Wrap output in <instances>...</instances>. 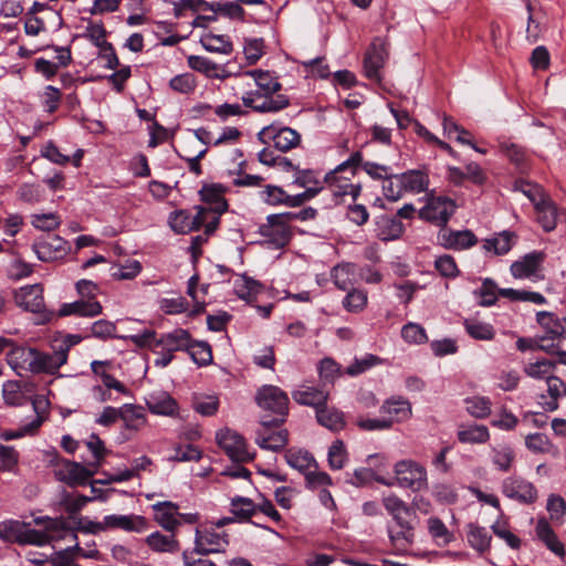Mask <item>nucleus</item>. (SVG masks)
<instances>
[{
  "instance_id": "1",
  "label": "nucleus",
  "mask_w": 566,
  "mask_h": 566,
  "mask_svg": "<svg viewBox=\"0 0 566 566\" xmlns=\"http://www.w3.org/2000/svg\"><path fill=\"white\" fill-rule=\"evenodd\" d=\"M66 530V523L63 520L46 518L45 531L29 528L28 524L17 520H6L0 522V539L4 543L19 545L43 546L48 544L53 535L50 532Z\"/></svg>"
},
{
  "instance_id": "2",
  "label": "nucleus",
  "mask_w": 566,
  "mask_h": 566,
  "mask_svg": "<svg viewBox=\"0 0 566 566\" xmlns=\"http://www.w3.org/2000/svg\"><path fill=\"white\" fill-rule=\"evenodd\" d=\"M50 462L51 464H62V468L59 469L55 474L60 481L66 483L71 488L85 485L96 472L95 469L90 470L80 462L61 459L55 449L52 451V459Z\"/></svg>"
},
{
  "instance_id": "3",
  "label": "nucleus",
  "mask_w": 566,
  "mask_h": 566,
  "mask_svg": "<svg viewBox=\"0 0 566 566\" xmlns=\"http://www.w3.org/2000/svg\"><path fill=\"white\" fill-rule=\"evenodd\" d=\"M395 479L391 480L395 484L401 488L410 489L412 491H420L428 486L427 471L417 462L402 460L395 465Z\"/></svg>"
},
{
  "instance_id": "4",
  "label": "nucleus",
  "mask_w": 566,
  "mask_h": 566,
  "mask_svg": "<svg viewBox=\"0 0 566 566\" xmlns=\"http://www.w3.org/2000/svg\"><path fill=\"white\" fill-rule=\"evenodd\" d=\"M455 210L457 205L454 200L446 196L430 195L427 205L420 211V217L444 229Z\"/></svg>"
},
{
  "instance_id": "5",
  "label": "nucleus",
  "mask_w": 566,
  "mask_h": 566,
  "mask_svg": "<svg viewBox=\"0 0 566 566\" xmlns=\"http://www.w3.org/2000/svg\"><path fill=\"white\" fill-rule=\"evenodd\" d=\"M216 438L219 447L233 462L244 463L254 459L255 453L248 451L245 439L235 431L223 429Z\"/></svg>"
},
{
  "instance_id": "6",
  "label": "nucleus",
  "mask_w": 566,
  "mask_h": 566,
  "mask_svg": "<svg viewBox=\"0 0 566 566\" xmlns=\"http://www.w3.org/2000/svg\"><path fill=\"white\" fill-rule=\"evenodd\" d=\"M259 233L274 249L285 248L292 239L291 227L277 213L266 217V222L259 227Z\"/></svg>"
},
{
  "instance_id": "7",
  "label": "nucleus",
  "mask_w": 566,
  "mask_h": 566,
  "mask_svg": "<svg viewBox=\"0 0 566 566\" xmlns=\"http://www.w3.org/2000/svg\"><path fill=\"white\" fill-rule=\"evenodd\" d=\"M258 138L263 144L272 140L273 147L282 153L291 150L301 142V135L295 129L290 127L276 128L274 125L262 128Z\"/></svg>"
},
{
  "instance_id": "8",
  "label": "nucleus",
  "mask_w": 566,
  "mask_h": 566,
  "mask_svg": "<svg viewBox=\"0 0 566 566\" xmlns=\"http://www.w3.org/2000/svg\"><path fill=\"white\" fill-rule=\"evenodd\" d=\"M229 188L222 184H203L199 190L200 200L206 205L202 206L205 209V218L210 213L223 214L229 209V203L224 198Z\"/></svg>"
},
{
  "instance_id": "9",
  "label": "nucleus",
  "mask_w": 566,
  "mask_h": 566,
  "mask_svg": "<svg viewBox=\"0 0 566 566\" xmlns=\"http://www.w3.org/2000/svg\"><path fill=\"white\" fill-rule=\"evenodd\" d=\"M256 403L274 412L276 416L286 417L289 413V397L280 387L273 385L262 386L255 396Z\"/></svg>"
},
{
  "instance_id": "10",
  "label": "nucleus",
  "mask_w": 566,
  "mask_h": 566,
  "mask_svg": "<svg viewBox=\"0 0 566 566\" xmlns=\"http://www.w3.org/2000/svg\"><path fill=\"white\" fill-rule=\"evenodd\" d=\"M388 59L387 43L376 38L367 49L364 57V72L370 81L380 82V70L384 67Z\"/></svg>"
},
{
  "instance_id": "11",
  "label": "nucleus",
  "mask_w": 566,
  "mask_h": 566,
  "mask_svg": "<svg viewBox=\"0 0 566 566\" xmlns=\"http://www.w3.org/2000/svg\"><path fill=\"white\" fill-rule=\"evenodd\" d=\"M38 259L43 262H52L63 258L70 250L69 242L54 234L39 238L32 244Z\"/></svg>"
},
{
  "instance_id": "12",
  "label": "nucleus",
  "mask_w": 566,
  "mask_h": 566,
  "mask_svg": "<svg viewBox=\"0 0 566 566\" xmlns=\"http://www.w3.org/2000/svg\"><path fill=\"white\" fill-rule=\"evenodd\" d=\"M229 544L227 533H218L214 528H196L195 553L209 555L219 553Z\"/></svg>"
},
{
  "instance_id": "13",
  "label": "nucleus",
  "mask_w": 566,
  "mask_h": 566,
  "mask_svg": "<svg viewBox=\"0 0 566 566\" xmlns=\"http://www.w3.org/2000/svg\"><path fill=\"white\" fill-rule=\"evenodd\" d=\"M503 494L523 504H532L537 499L536 488L528 481L517 478H506L502 483Z\"/></svg>"
},
{
  "instance_id": "14",
  "label": "nucleus",
  "mask_w": 566,
  "mask_h": 566,
  "mask_svg": "<svg viewBox=\"0 0 566 566\" xmlns=\"http://www.w3.org/2000/svg\"><path fill=\"white\" fill-rule=\"evenodd\" d=\"M196 210V216H191L187 210H177L171 212L169 217V224L171 229L176 233L181 234L199 231L206 222L205 209L201 206H197Z\"/></svg>"
},
{
  "instance_id": "15",
  "label": "nucleus",
  "mask_w": 566,
  "mask_h": 566,
  "mask_svg": "<svg viewBox=\"0 0 566 566\" xmlns=\"http://www.w3.org/2000/svg\"><path fill=\"white\" fill-rule=\"evenodd\" d=\"M67 361V349H60L52 354L42 353L34 348V356L31 360V373H45L54 375Z\"/></svg>"
},
{
  "instance_id": "16",
  "label": "nucleus",
  "mask_w": 566,
  "mask_h": 566,
  "mask_svg": "<svg viewBox=\"0 0 566 566\" xmlns=\"http://www.w3.org/2000/svg\"><path fill=\"white\" fill-rule=\"evenodd\" d=\"M438 241L446 249L463 250L476 244L478 238L471 230L440 229Z\"/></svg>"
},
{
  "instance_id": "17",
  "label": "nucleus",
  "mask_w": 566,
  "mask_h": 566,
  "mask_svg": "<svg viewBox=\"0 0 566 566\" xmlns=\"http://www.w3.org/2000/svg\"><path fill=\"white\" fill-rule=\"evenodd\" d=\"M544 253L533 251L524 255L521 260L514 261L511 264V274L515 279H524L534 275L541 268L544 261Z\"/></svg>"
},
{
  "instance_id": "18",
  "label": "nucleus",
  "mask_w": 566,
  "mask_h": 566,
  "mask_svg": "<svg viewBox=\"0 0 566 566\" xmlns=\"http://www.w3.org/2000/svg\"><path fill=\"white\" fill-rule=\"evenodd\" d=\"M391 516L397 526V528L388 526V535L391 543L401 546L411 544L413 542V527L408 520L410 515L399 512Z\"/></svg>"
},
{
  "instance_id": "19",
  "label": "nucleus",
  "mask_w": 566,
  "mask_h": 566,
  "mask_svg": "<svg viewBox=\"0 0 566 566\" xmlns=\"http://www.w3.org/2000/svg\"><path fill=\"white\" fill-rule=\"evenodd\" d=\"M536 220L545 232L553 231L557 226L558 209L549 197H539L534 206Z\"/></svg>"
},
{
  "instance_id": "20",
  "label": "nucleus",
  "mask_w": 566,
  "mask_h": 566,
  "mask_svg": "<svg viewBox=\"0 0 566 566\" xmlns=\"http://www.w3.org/2000/svg\"><path fill=\"white\" fill-rule=\"evenodd\" d=\"M155 514V520L158 524L168 532H174L178 525H180V521L177 518L178 514V504L164 501L157 502L151 505Z\"/></svg>"
},
{
  "instance_id": "21",
  "label": "nucleus",
  "mask_w": 566,
  "mask_h": 566,
  "mask_svg": "<svg viewBox=\"0 0 566 566\" xmlns=\"http://www.w3.org/2000/svg\"><path fill=\"white\" fill-rule=\"evenodd\" d=\"M102 305L98 301L77 300L72 303H64L59 310L60 317L76 315L83 317H95L102 313Z\"/></svg>"
},
{
  "instance_id": "22",
  "label": "nucleus",
  "mask_w": 566,
  "mask_h": 566,
  "mask_svg": "<svg viewBox=\"0 0 566 566\" xmlns=\"http://www.w3.org/2000/svg\"><path fill=\"white\" fill-rule=\"evenodd\" d=\"M17 302L25 311L40 313L44 308L43 287L41 284H33L20 290L17 294Z\"/></svg>"
},
{
  "instance_id": "23",
  "label": "nucleus",
  "mask_w": 566,
  "mask_h": 566,
  "mask_svg": "<svg viewBox=\"0 0 566 566\" xmlns=\"http://www.w3.org/2000/svg\"><path fill=\"white\" fill-rule=\"evenodd\" d=\"M106 528H120L126 532L142 533L147 528V521L139 515H106L104 516Z\"/></svg>"
},
{
  "instance_id": "24",
  "label": "nucleus",
  "mask_w": 566,
  "mask_h": 566,
  "mask_svg": "<svg viewBox=\"0 0 566 566\" xmlns=\"http://www.w3.org/2000/svg\"><path fill=\"white\" fill-rule=\"evenodd\" d=\"M292 398L298 405L314 407L317 410L327 402L328 391L318 387L302 386L292 392Z\"/></svg>"
},
{
  "instance_id": "25",
  "label": "nucleus",
  "mask_w": 566,
  "mask_h": 566,
  "mask_svg": "<svg viewBox=\"0 0 566 566\" xmlns=\"http://www.w3.org/2000/svg\"><path fill=\"white\" fill-rule=\"evenodd\" d=\"M191 342V335L187 329L177 328L171 333L160 336L155 343V347H161L167 353L172 354L177 350H187Z\"/></svg>"
},
{
  "instance_id": "26",
  "label": "nucleus",
  "mask_w": 566,
  "mask_h": 566,
  "mask_svg": "<svg viewBox=\"0 0 566 566\" xmlns=\"http://www.w3.org/2000/svg\"><path fill=\"white\" fill-rule=\"evenodd\" d=\"M538 539L556 556L564 557L566 554L564 544L558 539L556 533L546 518H539L535 527Z\"/></svg>"
},
{
  "instance_id": "27",
  "label": "nucleus",
  "mask_w": 566,
  "mask_h": 566,
  "mask_svg": "<svg viewBox=\"0 0 566 566\" xmlns=\"http://www.w3.org/2000/svg\"><path fill=\"white\" fill-rule=\"evenodd\" d=\"M118 418H122L123 420L128 422L129 420H133V419L138 420V419H143L144 417L142 413H139L137 411L136 407L133 405H125L124 411H120L114 407L107 406L104 408L102 415L96 420V422L101 426L108 427V426H112L113 423H115ZM127 427L130 428V424L127 423Z\"/></svg>"
},
{
  "instance_id": "28",
  "label": "nucleus",
  "mask_w": 566,
  "mask_h": 566,
  "mask_svg": "<svg viewBox=\"0 0 566 566\" xmlns=\"http://www.w3.org/2000/svg\"><path fill=\"white\" fill-rule=\"evenodd\" d=\"M146 405L151 413L160 416H174L178 408L177 401L165 391L150 395Z\"/></svg>"
},
{
  "instance_id": "29",
  "label": "nucleus",
  "mask_w": 566,
  "mask_h": 566,
  "mask_svg": "<svg viewBox=\"0 0 566 566\" xmlns=\"http://www.w3.org/2000/svg\"><path fill=\"white\" fill-rule=\"evenodd\" d=\"M376 224L379 229L378 237L384 241L398 239L405 231L402 222L392 216L382 214L378 217Z\"/></svg>"
},
{
  "instance_id": "30",
  "label": "nucleus",
  "mask_w": 566,
  "mask_h": 566,
  "mask_svg": "<svg viewBox=\"0 0 566 566\" xmlns=\"http://www.w3.org/2000/svg\"><path fill=\"white\" fill-rule=\"evenodd\" d=\"M405 192L420 193L426 191L429 185V177L422 170L412 169L399 174Z\"/></svg>"
},
{
  "instance_id": "31",
  "label": "nucleus",
  "mask_w": 566,
  "mask_h": 566,
  "mask_svg": "<svg viewBox=\"0 0 566 566\" xmlns=\"http://www.w3.org/2000/svg\"><path fill=\"white\" fill-rule=\"evenodd\" d=\"M34 356V348L14 346L7 354L8 364L14 369H23L31 371V360Z\"/></svg>"
},
{
  "instance_id": "32",
  "label": "nucleus",
  "mask_w": 566,
  "mask_h": 566,
  "mask_svg": "<svg viewBox=\"0 0 566 566\" xmlns=\"http://www.w3.org/2000/svg\"><path fill=\"white\" fill-rule=\"evenodd\" d=\"M285 460L287 464L297 470L298 472L305 473L308 472V470L313 468H317V463L314 459V457L308 452L304 450H295V449H289L285 452Z\"/></svg>"
},
{
  "instance_id": "33",
  "label": "nucleus",
  "mask_w": 566,
  "mask_h": 566,
  "mask_svg": "<svg viewBox=\"0 0 566 566\" xmlns=\"http://www.w3.org/2000/svg\"><path fill=\"white\" fill-rule=\"evenodd\" d=\"M317 422L332 431H339L344 428L343 412L331 408L326 403L316 410Z\"/></svg>"
},
{
  "instance_id": "34",
  "label": "nucleus",
  "mask_w": 566,
  "mask_h": 566,
  "mask_svg": "<svg viewBox=\"0 0 566 566\" xmlns=\"http://www.w3.org/2000/svg\"><path fill=\"white\" fill-rule=\"evenodd\" d=\"M287 430H279L274 432H258L255 442L263 450L277 452L287 444Z\"/></svg>"
},
{
  "instance_id": "35",
  "label": "nucleus",
  "mask_w": 566,
  "mask_h": 566,
  "mask_svg": "<svg viewBox=\"0 0 566 566\" xmlns=\"http://www.w3.org/2000/svg\"><path fill=\"white\" fill-rule=\"evenodd\" d=\"M145 542L150 549L159 553H176L180 549L174 535H164L158 531L148 535Z\"/></svg>"
},
{
  "instance_id": "36",
  "label": "nucleus",
  "mask_w": 566,
  "mask_h": 566,
  "mask_svg": "<svg viewBox=\"0 0 566 566\" xmlns=\"http://www.w3.org/2000/svg\"><path fill=\"white\" fill-rule=\"evenodd\" d=\"M516 234L511 231H502L496 237L485 239L483 248L486 251H493L495 255H505L513 247V239Z\"/></svg>"
},
{
  "instance_id": "37",
  "label": "nucleus",
  "mask_w": 566,
  "mask_h": 566,
  "mask_svg": "<svg viewBox=\"0 0 566 566\" xmlns=\"http://www.w3.org/2000/svg\"><path fill=\"white\" fill-rule=\"evenodd\" d=\"M193 363L198 366H208L212 363V348L209 343L203 340H193L189 342V347L186 350Z\"/></svg>"
},
{
  "instance_id": "38",
  "label": "nucleus",
  "mask_w": 566,
  "mask_h": 566,
  "mask_svg": "<svg viewBox=\"0 0 566 566\" xmlns=\"http://www.w3.org/2000/svg\"><path fill=\"white\" fill-rule=\"evenodd\" d=\"M249 74L254 78L258 87L268 95H273L282 88L281 83L270 71L253 70Z\"/></svg>"
},
{
  "instance_id": "39",
  "label": "nucleus",
  "mask_w": 566,
  "mask_h": 566,
  "mask_svg": "<svg viewBox=\"0 0 566 566\" xmlns=\"http://www.w3.org/2000/svg\"><path fill=\"white\" fill-rule=\"evenodd\" d=\"M501 151L515 165L520 172H526L530 168V161L525 150L516 144H502Z\"/></svg>"
},
{
  "instance_id": "40",
  "label": "nucleus",
  "mask_w": 566,
  "mask_h": 566,
  "mask_svg": "<svg viewBox=\"0 0 566 566\" xmlns=\"http://www.w3.org/2000/svg\"><path fill=\"white\" fill-rule=\"evenodd\" d=\"M467 538L471 547L480 553H484L489 549L492 539L485 527L474 524H469Z\"/></svg>"
},
{
  "instance_id": "41",
  "label": "nucleus",
  "mask_w": 566,
  "mask_h": 566,
  "mask_svg": "<svg viewBox=\"0 0 566 566\" xmlns=\"http://www.w3.org/2000/svg\"><path fill=\"white\" fill-rule=\"evenodd\" d=\"M354 271L355 264L353 263L338 264L334 266L331 275L335 286L342 291L350 290L354 285L352 279Z\"/></svg>"
},
{
  "instance_id": "42",
  "label": "nucleus",
  "mask_w": 566,
  "mask_h": 566,
  "mask_svg": "<svg viewBox=\"0 0 566 566\" xmlns=\"http://www.w3.org/2000/svg\"><path fill=\"white\" fill-rule=\"evenodd\" d=\"M489 438V429L483 424L463 427L458 431V440L462 443H484Z\"/></svg>"
},
{
  "instance_id": "43",
  "label": "nucleus",
  "mask_w": 566,
  "mask_h": 566,
  "mask_svg": "<svg viewBox=\"0 0 566 566\" xmlns=\"http://www.w3.org/2000/svg\"><path fill=\"white\" fill-rule=\"evenodd\" d=\"M463 325L465 332L474 339L492 340L495 336L494 327L489 323L478 319H465Z\"/></svg>"
},
{
  "instance_id": "44",
  "label": "nucleus",
  "mask_w": 566,
  "mask_h": 566,
  "mask_svg": "<svg viewBox=\"0 0 566 566\" xmlns=\"http://www.w3.org/2000/svg\"><path fill=\"white\" fill-rule=\"evenodd\" d=\"M231 512L234 517L243 522H249L256 513V504L249 497L234 496L231 500Z\"/></svg>"
},
{
  "instance_id": "45",
  "label": "nucleus",
  "mask_w": 566,
  "mask_h": 566,
  "mask_svg": "<svg viewBox=\"0 0 566 566\" xmlns=\"http://www.w3.org/2000/svg\"><path fill=\"white\" fill-rule=\"evenodd\" d=\"M260 199L269 206H287L290 195L282 188L275 185H266L264 189L259 191Z\"/></svg>"
},
{
  "instance_id": "46",
  "label": "nucleus",
  "mask_w": 566,
  "mask_h": 566,
  "mask_svg": "<svg viewBox=\"0 0 566 566\" xmlns=\"http://www.w3.org/2000/svg\"><path fill=\"white\" fill-rule=\"evenodd\" d=\"M290 105V99L286 95L277 94L273 95L262 94V98L259 101V105L255 106L258 113H276Z\"/></svg>"
},
{
  "instance_id": "47",
  "label": "nucleus",
  "mask_w": 566,
  "mask_h": 566,
  "mask_svg": "<svg viewBox=\"0 0 566 566\" xmlns=\"http://www.w3.org/2000/svg\"><path fill=\"white\" fill-rule=\"evenodd\" d=\"M381 411L395 417L397 420H405L411 413V405L401 397L391 398L385 401L381 406Z\"/></svg>"
},
{
  "instance_id": "48",
  "label": "nucleus",
  "mask_w": 566,
  "mask_h": 566,
  "mask_svg": "<svg viewBox=\"0 0 566 566\" xmlns=\"http://www.w3.org/2000/svg\"><path fill=\"white\" fill-rule=\"evenodd\" d=\"M382 193L389 201H398L405 193L402 181L399 174H394L392 169L388 177L382 180Z\"/></svg>"
},
{
  "instance_id": "49",
  "label": "nucleus",
  "mask_w": 566,
  "mask_h": 566,
  "mask_svg": "<svg viewBox=\"0 0 566 566\" xmlns=\"http://www.w3.org/2000/svg\"><path fill=\"white\" fill-rule=\"evenodd\" d=\"M203 48L212 53L230 54L233 51V44L227 35L209 34L201 40Z\"/></svg>"
},
{
  "instance_id": "50",
  "label": "nucleus",
  "mask_w": 566,
  "mask_h": 566,
  "mask_svg": "<svg viewBox=\"0 0 566 566\" xmlns=\"http://www.w3.org/2000/svg\"><path fill=\"white\" fill-rule=\"evenodd\" d=\"M515 459L513 449L509 446L492 448V462L501 471H510Z\"/></svg>"
},
{
  "instance_id": "51",
  "label": "nucleus",
  "mask_w": 566,
  "mask_h": 566,
  "mask_svg": "<svg viewBox=\"0 0 566 566\" xmlns=\"http://www.w3.org/2000/svg\"><path fill=\"white\" fill-rule=\"evenodd\" d=\"M367 304V294L361 290L352 287L343 300L346 311L357 313L364 310Z\"/></svg>"
},
{
  "instance_id": "52",
  "label": "nucleus",
  "mask_w": 566,
  "mask_h": 566,
  "mask_svg": "<svg viewBox=\"0 0 566 566\" xmlns=\"http://www.w3.org/2000/svg\"><path fill=\"white\" fill-rule=\"evenodd\" d=\"M356 169L349 163V159L339 164L335 169L331 170L325 176V182H327L331 187L343 182L344 177H354L356 175Z\"/></svg>"
},
{
  "instance_id": "53",
  "label": "nucleus",
  "mask_w": 566,
  "mask_h": 566,
  "mask_svg": "<svg viewBox=\"0 0 566 566\" xmlns=\"http://www.w3.org/2000/svg\"><path fill=\"white\" fill-rule=\"evenodd\" d=\"M556 366V361L549 359H541L535 363H531L524 368V373L534 379H544L547 378L548 374Z\"/></svg>"
},
{
  "instance_id": "54",
  "label": "nucleus",
  "mask_w": 566,
  "mask_h": 566,
  "mask_svg": "<svg viewBox=\"0 0 566 566\" xmlns=\"http://www.w3.org/2000/svg\"><path fill=\"white\" fill-rule=\"evenodd\" d=\"M318 374L323 386L332 385L340 374V368L334 359L326 357L318 365Z\"/></svg>"
},
{
  "instance_id": "55",
  "label": "nucleus",
  "mask_w": 566,
  "mask_h": 566,
  "mask_svg": "<svg viewBox=\"0 0 566 566\" xmlns=\"http://www.w3.org/2000/svg\"><path fill=\"white\" fill-rule=\"evenodd\" d=\"M264 3V0H238L237 2L228 1L224 2V9L222 14L231 19H239L243 21L245 10L241 7V4L260 6Z\"/></svg>"
},
{
  "instance_id": "56",
  "label": "nucleus",
  "mask_w": 566,
  "mask_h": 566,
  "mask_svg": "<svg viewBox=\"0 0 566 566\" xmlns=\"http://www.w3.org/2000/svg\"><path fill=\"white\" fill-rule=\"evenodd\" d=\"M347 460L345 444L336 440L328 449V464L333 470H340Z\"/></svg>"
},
{
  "instance_id": "57",
  "label": "nucleus",
  "mask_w": 566,
  "mask_h": 566,
  "mask_svg": "<svg viewBox=\"0 0 566 566\" xmlns=\"http://www.w3.org/2000/svg\"><path fill=\"white\" fill-rule=\"evenodd\" d=\"M187 63L193 71L200 72L207 76H213L218 70V65L205 56L189 55Z\"/></svg>"
},
{
  "instance_id": "58",
  "label": "nucleus",
  "mask_w": 566,
  "mask_h": 566,
  "mask_svg": "<svg viewBox=\"0 0 566 566\" xmlns=\"http://www.w3.org/2000/svg\"><path fill=\"white\" fill-rule=\"evenodd\" d=\"M401 337L413 344H424L428 340L424 328L416 323H408L401 328Z\"/></svg>"
},
{
  "instance_id": "59",
  "label": "nucleus",
  "mask_w": 566,
  "mask_h": 566,
  "mask_svg": "<svg viewBox=\"0 0 566 566\" xmlns=\"http://www.w3.org/2000/svg\"><path fill=\"white\" fill-rule=\"evenodd\" d=\"M169 86L171 90L181 93L189 94L193 92L197 86L196 78L191 73H184L180 75H176L169 82Z\"/></svg>"
},
{
  "instance_id": "60",
  "label": "nucleus",
  "mask_w": 566,
  "mask_h": 566,
  "mask_svg": "<svg viewBox=\"0 0 566 566\" xmlns=\"http://www.w3.org/2000/svg\"><path fill=\"white\" fill-rule=\"evenodd\" d=\"M428 531L436 541H441L443 544H448L452 539V534L439 517L428 520Z\"/></svg>"
},
{
  "instance_id": "61",
  "label": "nucleus",
  "mask_w": 566,
  "mask_h": 566,
  "mask_svg": "<svg viewBox=\"0 0 566 566\" xmlns=\"http://www.w3.org/2000/svg\"><path fill=\"white\" fill-rule=\"evenodd\" d=\"M380 363V358L373 354H367L365 357L358 359L356 358L355 361L349 365L346 369V374L349 376H357L359 374L365 373L373 366Z\"/></svg>"
},
{
  "instance_id": "62",
  "label": "nucleus",
  "mask_w": 566,
  "mask_h": 566,
  "mask_svg": "<svg viewBox=\"0 0 566 566\" xmlns=\"http://www.w3.org/2000/svg\"><path fill=\"white\" fill-rule=\"evenodd\" d=\"M546 509L552 521L562 523L563 517L566 514V502L562 496L555 494L549 495Z\"/></svg>"
},
{
  "instance_id": "63",
  "label": "nucleus",
  "mask_w": 566,
  "mask_h": 566,
  "mask_svg": "<svg viewBox=\"0 0 566 566\" xmlns=\"http://www.w3.org/2000/svg\"><path fill=\"white\" fill-rule=\"evenodd\" d=\"M218 408L219 400L216 396L196 398L193 401V409L205 417L213 416L218 411Z\"/></svg>"
},
{
  "instance_id": "64",
  "label": "nucleus",
  "mask_w": 566,
  "mask_h": 566,
  "mask_svg": "<svg viewBox=\"0 0 566 566\" xmlns=\"http://www.w3.org/2000/svg\"><path fill=\"white\" fill-rule=\"evenodd\" d=\"M497 286L496 283L492 279H484L482 282V286L480 289V296L482 298V306H492L497 301Z\"/></svg>"
}]
</instances>
